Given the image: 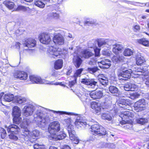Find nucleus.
I'll use <instances>...</instances> for the list:
<instances>
[{"label": "nucleus", "mask_w": 149, "mask_h": 149, "mask_svg": "<svg viewBox=\"0 0 149 149\" xmlns=\"http://www.w3.org/2000/svg\"><path fill=\"white\" fill-rule=\"evenodd\" d=\"M35 110L36 111L34 115V120L38 123L39 126L44 127L47 122L49 120V116L46 113H43L46 110L45 108L41 106L35 107L32 105L28 104L25 106L23 109V114L26 117L31 116Z\"/></svg>", "instance_id": "1"}, {"label": "nucleus", "mask_w": 149, "mask_h": 149, "mask_svg": "<svg viewBox=\"0 0 149 149\" xmlns=\"http://www.w3.org/2000/svg\"><path fill=\"white\" fill-rule=\"evenodd\" d=\"M65 122L68 126L67 130L70 139L75 144H78L79 142V140L77 136L76 132L74 130L73 126L71 124L70 120V118L66 119Z\"/></svg>", "instance_id": "2"}, {"label": "nucleus", "mask_w": 149, "mask_h": 149, "mask_svg": "<svg viewBox=\"0 0 149 149\" xmlns=\"http://www.w3.org/2000/svg\"><path fill=\"white\" fill-rule=\"evenodd\" d=\"M2 100L10 102L13 101V102L19 104H24L26 101V99L24 97H22L20 96H15L10 94H6L2 98Z\"/></svg>", "instance_id": "3"}, {"label": "nucleus", "mask_w": 149, "mask_h": 149, "mask_svg": "<svg viewBox=\"0 0 149 149\" xmlns=\"http://www.w3.org/2000/svg\"><path fill=\"white\" fill-rule=\"evenodd\" d=\"M7 131L8 132H10V134L9 135V137L10 139L15 140L17 139L18 138L16 135L20 132V129L17 125L14 124L11 125L8 127Z\"/></svg>", "instance_id": "4"}, {"label": "nucleus", "mask_w": 149, "mask_h": 149, "mask_svg": "<svg viewBox=\"0 0 149 149\" xmlns=\"http://www.w3.org/2000/svg\"><path fill=\"white\" fill-rule=\"evenodd\" d=\"M91 131L92 134L95 135H98L101 136L106 134V131L105 128L97 124H94L91 126Z\"/></svg>", "instance_id": "5"}, {"label": "nucleus", "mask_w": 149, "mask_h": 149, "mask_svg": "<svg viewBox=\"0 0 149 149\" xmlns=\"http://www.w3.org/2000/svg\"><path fill=\"white\" fill-rule=\"evenodd\" d=\"M61 129L59 123L57 121L51 123L48 128V130L50 135L55 134L60 130Z\"/></svg>", "instance_id": "6"}, {"label": "nucleus", "mask_w": 149, "mask_h": 149, "mask_svg": "<svg viewBox=\"0 0 149 149\" xmlns=\"http://www.w3.org/2000/svg\"><path fill=\"white\" fill-rule=\"evenodd\" d=\"M81 83L89 86V87L93 88L97 87V82L93 79L83 78L81 79Z\"/></svg>", "instance_id": "7"}, {"label": "nucleus", "mask_w": 149, "mask_h": 149, "mask_svg": "<svg viewBox=\"0 0 149 149\" xmlns=\"http://www.w3.org/2000/svg\"><path fill=\"white\" fill-rule=\"evenodd\" d=\"M147 104V103L145 102L144 99L140 100L135 103L134 105V109L137 111H139V110H143Z\"/></svg>", "instance_id": "8"}, {"label": "nucleus", "mask_w": 149, "mask_h": 149, "mask_svg": "<svg viewBox=\"0 0 149 149\" xmlns=\"http://www.w3.org/2000/svg\"><path fill=\"white\" fill-rule=\"evenodd\" d=\"M30 82L28 84L39 83L40 84H49V81L45 80L42 79L39 77L31 75L29 76Z\"/></svg>", "instance_id": "9"}, {"label": "nucleus", "mask_w": 149, "mask_h": 149, "mask_svg": "<svg viewBox=\"0 0 149 149\" xmlns=\"http://www.w3.org/2000/svg\"><path fill=\"white\" fill-rule=\"evenodd\" d=\"M39 38L40 42L43 44H48L51 41L50 35L48 33H42Z\"/></svg>", "instance_id": "10"}, {"label": "nucleus", "mask_w": 149, "mask_h": 149, "mask_svg": "<svg viewBox=\"0 0 149 149\" xmlns=\"http://www.w3.org/2000/svg\"><path fill=\"white\" fill-rule=\"evenodd\" d=\"M135 58L136 63L137 65H140L145 61L144 57L140 54H136L131 51V58Z\"/></svg>", "instance_id": "11"}, {"label": "nucleus", "mask_w": 149, "mask_h": 149, "mask_svg": "<svg viewBox=\"0 0 149 149\" xmlns=\"http://www.w3.org/2000/svg\"><path fill=\"white\" fill-rule=\"evenodd\" d=\"M111 61L108 59H103L101 61H98V64L101 68L108 69L111 65Z\"/></svg>", "instance_id": "12"}, {"label": "nucleus", "mask_w": 149, "mask_h": 149, "mask_svg": "<svg viewBox=\"0 0 149 149\" xmlns=\"http://www.w3.org/2000/svg\"><path fill=\"white\" fill-rule=\"evenodd\" d=\"M89 95L93 99H100L103 96V93L102 91L96 90L90 92Z\"/></svg>", "instance_id": "13"}, {"label": "nucleus", "mask_w": 149, "mask_h": 149, "mask_svg": "<svg viewBox=\"0 0 149 149\" xmlns=\"http://www.w3.org/2000/svg\"><path fill=\"white\" fill-rule=\"evenodd\" d=\"M66 135L63 132H61L56 134H52L50 136V139L54 141H57L58 140H62L64 139L66 136Z\"/></svg>", "instance_id": "14"}, {"label": "nucleus", "mask_w": 149, "mask_h": 149, "mask_svg": "<svg viewBox=\"0 0 149 149\" xmlns=\"http://www.w3.org/2000/svg\"><path fill=\"white\" fill-rule=\"evenodd\" d=\"M23 45L28 47H33L36 45V42L33 39L29 38L26 39L23 41Z\"/></svg>", "instance_id": "15"}, {"label": "nucleus", "mask_w": 149, "mask_h": 149, "mask_svg": "<svg viewBox=\"0 0 149 149\" xmlns=\"http://www.w3.org/2000/svg\"><path fill=\"white\" fill-rule=\"evenodd\" d=\"M118 79L121 80H126L130 78V73L127 70L122 71L118 74Z\"/></svg>", "instance_id": "16"}, {"label": "nucleus", "mask_w": 149, "mask_h": 149, "mask_svg": "<svg viewBox=\"0 0 149 149\" xmlns=\"http://www.w3.org/2000/svg\"><path fill=\"white\" fill-rule=\"evenodd\" d=\"M48 52L50 54V56L55 58L60 56V52L57 51L56 49L52 46H51L48 48Z\"/></svg>", "instance_id": "17"}, {"label": "nucleus", "mask_w": 149, "mask_h": 149, "mask_svg": "<svg viewBox=\"0 0 149 149\" xmlns=\"http://www.w3.org/2000/svg\"><path fill=\"white\" fill-rule=\"evenodd\" d=\"M13 76L14 78L22 80L26 79L28 77L27 74L23 71H19L15 72L14 73Z\"/></svg>", "instance_id": "18"}, {"label": "nucleus", "mask_w": 149, "mask_h": 149, "mask_svg": "<svg viewBox=\"0 0 149 149\" xmlns=\"http://www.w3.org/2000/svg\"><path fill=\"white\" fill-rule=\"evenodd\" d=\"M94 55V53L88 49H84L81 52L80 56L81 58L88 59Z\"/></svg>", "instance_id": "19"}, {"label": "nucleus", "mask_w": 149, "mask_h": 149, "mask_svg": "<svg viewBox=\"0 0 149 149\" xmlns=\"http://www.w3.org/2000/svg\"><path fill=\"white\" fill-rule=\"evenodd\" d=\"M53 40L55 44L59 45H63L64 42L63 37L60 34L55 35Z\"/></svg>", "instance_id": "20"}, {"label": "nucleus", "mask_w": 149, "mask_h": 149, "mask_svg": "<svg viewBox=\"0 0 149 149\" xmlns=\"http://www.w3.org/2000/svg\"><path fill=\"white\" fill-rule=\"evenodd\" d=\"M73 63L76 68H79L81 64L82 60L78 56H74L73 59Z\"/></svg>", "instance_id": "21"}, {"label": "nucleus", "mask_w": 149, "mask_h": 149, "mask_svg": "<svg viewBox=\"0 0 149 149\" xmlns=\"http://www.w3.org/2000/svg\"><path fill=\"white\" fill-rule=\"evenodd\" d=\"M91 107L92 109H93L96 113L100 111L101 109L100 104L96 102H92L91 103Z\"/></svg>", "instance_id": "22"}, {"label": "nucleus", "mask_w": 149, "mask_h": 149, "mask_svg": "<svg viewBox=\"0 0 149 149\" xmlns=\"http://www.w3.org/2000/svg\"><path fill=\"white\" fill-rule=\"evenodd\" d=\"M75 125H79L80 127L86 125V123L85 120L83 119V118L80 117H77L75 122Z\"/></svg>", "instance_id": "23"}, {"label": "nucleus", "mask_w": 149, "mask_h": 149, "mask_svg": "<svg viewBox=\"0 0 149 149\" xmlns=\"http://www.w3.org/2000/svg\"><path fill=\"white\" fill-rule=\"evenodd\" d=\"M31 133H30V131L27 128H24L22 130V134L23 136H24L28 140H30V141L31 142H32V139H29V138L31 137V135L30 134Z\"/></svg>", "instance_id": "24"}, {"label": "nucleus", "mask_w": 149, "mask_h": 149, "mask_svg": "<svg viewBox=\"0 0 149 149\" xmlns=\"http://www.w3.org/2000/svg\"><path fill=\"white\" fill-rule=\"evenodd\" d=\"M107 39H100L97 41L98 45L99 47H108L107 44Z\"/></svg>", "instance_id": "25"}, {"label": "nucleus", "mask_w": 149, "mask_h": 149, "mask_svg": "<svg viewBox=\"0 0 149 149\" xmlns=\"http://www.w3.org/2000/svg\"><path fill=\"white\" fill-rule=\"evenodd\" d=\"M123 48V46L121 45L120 44L116 45L115 46L113 47V52L116 54H118L119 52L122 51Z\"/></svg>", "instance_id": "26"}, {"label": "nucleus", "mask_w": 149, "mask_h": 149, "mask_svg": "<svg viewBox=\"0 0 149 149\" xmlns=\"http://www.w3.org/2000/svg\"><path fill=\"white\" fill-rule=\"evenodd\" d=\"M147 68L146 66H145L144 68L142 67L140 69H137V71H136L135 73V74H137L138 75H144L145 77H146V73L147 72V70H146Z\"/></svg>", "instance_id": "27"}, {"label": "nucleus", "mask_w": 149, "mask_h": 149, "mask_svg": "<svg viewBox=\"0 0 149 149\" xmlns=\"http://www.w3.org/2000/svg\"><path fill=\"white\" fill-rule=\"evenodd\" d=\"M13 114L14 116H20L21 111L20 108L17 106H14L13 109Z\"/></svg>", "instance_id": "28"}, {"label": "nucleus", "mask_w": 149, "mask_h": 149, "mask_svg": "<svg viewBox=\"0 0 149 149\" xmlns=\"http://www.w3.org/2000/svg\"><path fill=\"white\" fill-rule=\"evenodd\" d=\"M123 58L124 57L123 56H114L112 58L111 60L113 63L116 64L123 61Z\"/></svg>", "instance_id": "29"}, {"label": "nucleus", "mask_w": 149, "mask_h": 149, "mask_svg": "<svg viewBox=\"0 0 149 149\" xmlns=\"http://www.w3.org/2000/svg\"><path fill=\"white\" fill-rule=\"evenodd\" d=\"M63 64V61L61 59L58 60L56 61L54 64V68L55 69L58 70L61 69Z\"/></svg>", "instance_id": "30"}, {"label": "nucleus", "mask_w": 149, "mask_h": 149, "mask_svg": "<svg viewBox=\"0 0 149 149\" xmlns=\"http://www.w3.org/2000/svg\"><path fill=\"white\" fill-rule=\"evenodd\" d=\"M137 42L143 46L147 47H149V40H147L145 38L137 40Z\"/></svg>", "instance_id": "31"}, {"label": "nucleus", "mask_w": 149, "mask_h": 149, "mask_svg": "<svg viewBox=\"0 0 149 149\" xmlns=\"http://www.w3.org/2000/svg\"><path fill=\"white\" fill-rule=\"evenodd\" d=\"M30 122V120L28 119H24L20 125L21 127L23 129L27 128Z\"/></svg>", "instance_id": "32"}, {"label": "nucleus", "mask_w": 149, "mask_h": 149, "mask_svg": "<svg viewBox=\"0 0 149 149\" xmlns=\"http://www.w3.org/2000/svg\"><path fill=\"white\" fill-rule=\"evenodd\" d=\"M136 121L138 123L143 125L149 122V120L146 118H141L137 119Z\"/></svg>", "instance_id": "33"}, {"label": "nucleus", "mask_w": 149, "mask_h": 149, "mask_svg": "<svg viewBox=\"0 0 149 149\" xmlns=\"http://www.w3.org/2000/svg\"><path fill=\"white\" fill-rule=\"evenodd\" d=\"M83 71V69L81 68L77 70L76 71L73 76V77L75 80H77L78 77L81 76V74Z\"/></svg>", "instance_id": "34"}, {"label": "nucleus", "mask_w": 149, "mask_h": 149, "mask_svg": "<svg viewBox=\"0 0 149 149\" xmlns=\"http://www.w3.org/2000/svg\"><path fill=\"white\" fill-rule=\"evenodd\" d=\"M98 80L100 83L104 86H106L108 84L107 78L105 77L99 78Z\"/></svg>", "instance_id": "35"}, {"label": "nucleus", "mask_w": 149, "mask_h": 149, "mask_svg": "<svg viewBox=\"0 0 149 149\" xmlns=\"http://www.w3.org/2000/svg\"><path fill=\"white\" fill-rule=\"evenodd\" d=\"M109 91L112 93H118L119 92L118 89L116 86H110L109 87Z\"/></svg>", "instance_id": "36"}, {"label": "nucleus", "mask_w": 149, "mask_h": 149, "mask_svg": "<svg viewBox=\"0 0 149 149\" xmlns=\"http://www.w3.org/2000/svg\"><path fill=\"white\" fill-rule=\"evenodd\" d=\"M34 5L40 8H43L45 6L44 2L41 0H36L34 1Z\"/></svg>", "instance_id": "37"}, {"label": "nucleus", "mask_w": 149, "mask_h": 149, "mask_svg": "<svg viewBox=\"0 0 149 149\" xmlns=\"http://www.w3.org/2000/svg\"><path fill=\"white\" fill-rule=\"evenodd\" d=\"M5 6L10 9H12L14 6V3L9 1H5L3 2Z\"/></svg>", "instance_id": "38"}, {"label": "nucleus", "mask_w": 149, "mask_h": 149, "mask_svg": "<svg viewBox=\"0 0 149 149\" xmlns=\"http://www.w3.org/2000/svg\"><path fill=\"white\" fill-rule=\"evenodd\" d=\"M13 119V122L16 124H19L22 120V118L20 116H14Z\"/></svg>", "instance_id": "39"}, {"label": "nucleus", "mask_w": 149, "mask_h": 149, "mask_svg": "<svg viewBox=\"0 0 149 149\" xmlns=\"http://www.w3.org/2000/svg\"><path fill=\"white\" fill-rule=\"evenodd\" d=\"M102 118L103 119L107 120L108 121H110L112 119V117L109 113H104L102 116Z\"/></svg>", "instance_id": "40"}, {"label": "nucleus", "mask_w": 149, "mask_h": 149, "mask_svg": "<svg viewBox=\"0 0 149 149\" xmlns=\"http://www.w3.org/2000/svg\"><path fill=\"white\" fill-rule=\"evenodd\" d=\"M98 70L97 67H94L93 68H88L87 71L91 74H93L96 72Z\"/></svg>", "instance_id": "41"}, {"label": "nucleus", "mask_w": 149, "mask_h": 149, "mask_svg": "<svg viewBox=\"0 0 149 149\" xmlns=\"http://www.w3.org/2000/svg\"><path fill=\"white\" fill-rule=\"evenodd\" d=\"M107 45L108 46V47H107L108 48L111 46L114 47L117 44L116 43V41L115 40L107 39Z\"/></svg>", "instance_id": "42"}, {"label": "nucleus", "mask_w": 149, "mask_h": 149, "mask_svg": "<svg viewBox=\"0 0 149 149\" xmlns=\"http://www.w3.org/2000/svg\"><path fill=\"white\" fill-rule=\"evenodd\" d=\"M98 59H97V58L94 57L91 58L90 60L89 61L88 63L90 65H94L97 62H98Z\"/></svg>", "instance_id": "43"}, {"label": "nucleus", "mask_w": 149, "mask_h": 149, "mask_svg": "<svg viewBox=\"0 0 149 149\" xmlns=\"http://www.w3.org/2000/svg\"><path fill=\"white\" fill-rule=\"evenodd\" d=\"M31 137L32 138L34 137H37L39 135V132L38 130H35L32 131V132H31Z\"/></svg>", "instance_id": "44"}, {"label": "nucleus", "mask_w": 149, "mask_h": 149, "mask_svg": "<svg viewBox=\"0 0 149 149\" xmlns=\"http://www.w3.org/2000/svg\"><path fill=\"white\" fill-rule=\"evenodd\" d=\"M34 149H46L44 145H39L38 143H36L33 146Z\"/></svg>", "instance_id": "45"}, {"label": "nucleus", "mask_w": 149, "mask_h": 149, "mask_svg": "<svg viewBox=\"0 0 149 149\" xmlns=\"http://www.w3.org/2000/svg\"><path fill=\"white\" fill-rule=\"evenodd\" d=\"M49 15L51 17L55 19H58L59 17V15L56 12H52L49 13Z\"/></svg>", "instance_id": "46"}, {"label": "nucleus", "mask_w": 149, "mask_h": 149, "mask_svg": "<svg viewBox=\"0 0 149 149\" xmlns=\"http://www.w3.org/2000/svg\"><path fill=\"white\" fill-rule=\"evenodd\" d=\"M140 96V95L137 93H131V99L134 100Z\"/></svg>", "instance_id": "47"}, {"label": "nucleus", "mask_w": 149, "mask_h": 149, "mask_svg": "<svg viewBox=\"0 0 149 149\" xmlns=\"http://www.w3.org/2000/svg\"><path fill=\"white\" fill-rule=\"evenodd\" d=\"M111 52L107 50H103L102 52V54L103 55L109 56L111 54Z\"/></svg>", "instance_id": "48"}, {"label": "nucleus", "mask_w": 149, "mask_h": 149, "mask_svg": "<svg viewBox=\"0 0 149 149\" xmlns=\"http://www.w3.org/2000/svg\"><path fill=\"white\" fill-rule=\"evenodd\" d=\"M123 54L125 56H130V49L128 48L126 49L124 52Z\"/></svg>", "instance_id": "49"}, {"label": "nucleus", "mask_w": 149, "mask_h": 149, "mask_svg": "<svg viewBox=\"0 0 149 149\" xmlns=\"http://www.w3.org/2000/svg\"><path fill=\"white\" fill-rule=\"evenodd\" d=\"M8 61L7 60L3 59L2 61H0V67L3 65H6L8 64Z\"/></svg>", "instance_id": "50"}, {"label": "nucleus", "mask_w": 149, "mask_h": 149, "mask_svg": "<svg viewBox=\"0 0 149 149\" xmlns=\"http://www.w3.org/2000/svg\"><path fill=\"white\" fill-rule=\"evenodd\" d=\"M94 56L98 58L100 56V50L99 49H96L94 50Z\"/></svg>", "instance_id": "51"}, {"label": "nucleus", "mask_w": 149, "mask_h": 149, "mask_svg": "<svg viewBox=\"0 0 149 149\" xmlns=\"http://www.w3.org/2000/svg\"><path fill=\"white\" fill-rule=\"evenodd\" d=\"M145 77L146 79L145 83L147 86L149 87V74H148L146 75V77Z\"/></svg>", "instance_id": "52"}, {"label": "nucleus", "mask_w": 149, "mask_h": 149, "mask_svg": "<svg viewBox=\"0 0 149 149\" xmlns=\"http://www.w3.org/2000/svg\"><path fill=\"white\" fill-rule=\"evenodd\" d=\"M28 7L24 6H19L17 7V9L18 10H22L24 11H25L27 10Z\"/></svg>", "instance_id": "53"}, {"label": "nucleus", "mask_w": 149, "mask_h": 149, "mask_svg": "<svg viewBox=\"0 0 149 149\" xmlns=\"http://www.w3.org/2000/svg\"><path fill=\"white\" fill-rule=\"evenodd\" d=\"M124 88L125 90L126 91H130V87L128 84H126L124 86Z\"/></svg>", "instance_id": "54"}, {"label": "nucleus", "mask_w": 149, "mask_h": 149, "mask_svg": "<svg viewBox=\"0 0 149 149\" xmlns=\"http://www.w3.org/2000/svg\"><path fill=\"white\" fill-rule=\"evenodd\" d=\"M137 89V87L136 85L131 84V91H135Z\"/></svg>", "instance_id": "55"}, {"label": "nucleus", "mask_w": 149, "mask_h": 149, "mask_svg": "<svg viewBox=\"0 0 149 149\" xmlns=\"http://www.w3.org/2000/svg\"><path fill=\"white\" fill-rule=\"evenodd\" d=\"M95 22L94 21H87L85 22L84 24L85 25H89L90 24H95Z\"/></svg>", "instance_id": "56"}, {"label": "nucleus", "mask_w": 149, "mask_h": 149, "mask_svg": "<svg viewBox=\"0 0 149 149\" xmlns=\"http://www.w3.org/2000/svg\"><path fill=\"white\" fill-rule=\"evenodd\" d=\"M77 80H75L74 79V80L72 81H70L69 83V86L70 87L73 86L76 82Z\"/></svg>", "instance_id": "57"}, {"label": "nucleus", "mask_w": 149, "mask_h": 149, "mask_svg": "<svg viewBox=\"0 0 149 149\" xmlns=\"http://www.w3.org/2000/svg\"><path fill=\"white\" fill-rule=\"evenodd\" d=\"M140 29V27L139 25H136L134 26L133 30L134 31H139Z\"/></svg>", "instance_id": "58"}, {"label": "nucleus", "mask_w": 149, "mask_h": 149, "mask_svg": "<svg viewBox=\"0 0 149 149\" xmlns=\"http://www.w3.org/2000/svg\"><path fill=\"white\" fill-rule=\"evenodd\" d=\"M130 122V121L126 119L125 120H123L122 121L120 122V123L121 124L123 125L127 123H129Z\"/></svg>", "instance_id": "59"}, {"label": "nucleus", "mask_w": 149, "mask_h": 149, "mask_svg": "<svg viewBox=\"0 0 149 149\" xmlns=\"http://www.w3.org/2000/svg\"><path fill=\"white\" fill-rule=\"evenodd\" d=\"M129 111L125 112L124 114H123V117L126 118H127V117H128L130 116L129 115Z\"/></svg>", "instance_id": "60"}, {"label": "nucleus", "mask_w": 149, "mask_h": 149, "mask_svg": "<svg viewBox=\"0 0 149 149\" xmlns=\"http://www.w3.org/2000/svg\"><path fill=\"white\" fill-rule=\"evenodd\" d=\"M54 113H59L61 114H63L65 113V112L63 111H55L52 110Z\"/></svg>", "instance_id": "61"}, {"label": "nucleus", "mask_w": 149, "mask_h": 149, "mask_svg": "<svg viewBox=\"0 0 149 149\" xmlns=\"http://www.w3.org/2000/svg\"><path fill=\"white\" fill-rule=\"evenodd\" d=\"M6 132L1 134V137L2 138H4L6 136Z\"/></svg>", "instance_id": "62"}, {"label": "nucleus", "mask_w": 149, "mask_h": 149, "mask_svg": "<svg viewBox=\"0 0 149 149\" xmlns=\"http://www.w3.org/2000/svg\"><path fill=\"white\" fill-rule=\"evenodd\" d=\"M61 149H71L70 147L68 145H65L64 146L63 148Z\"/></svg>", "instance_id": "63"}, {"label": "nucleus", "mask_w": 149, "mask_h": 149, "mask_svg": "<svg viewBox=\"0 0 149 149\" xmlns=\"http://www.w3.org/2000/svg\"><path fill=\"white\" fill-rule=\"evenodd\" d=\"M20 43L19 42H17L16 43L15 46L16 48H19L20 47Z\"/></svg>", "instance_id": "64"}]
</instances>
